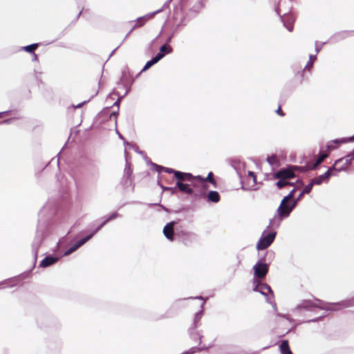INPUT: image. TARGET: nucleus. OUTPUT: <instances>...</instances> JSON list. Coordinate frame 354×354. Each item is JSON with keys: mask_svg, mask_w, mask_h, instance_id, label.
<instances>
[{"mask_svg": "<svg viewBox=\"0 0 354 354\" xmlns=\"http://www.w3.org/2000/svg\"><path fill=\"white\" fill-rule=\"evenodd\" d=\"M354 306V297L346 299L337 303H325L319 299L315 301L304 300L297 307L298 309L304 308L312 310L313 308H319L327 310H338Z\"/></svg>", "mask_w": 354, "mask_h": 354, "instance_id": "nucleus-1", "label": "nucleus"}, {"mask_svg": "<svg viewBox=\"0 0 354 354\" xmlns=\"http://www.w3.org/2000/svg\"><path fill=\"white\" fill-rule=\"evenodd\" d=\"M276 232H272L270 233L263 232L257 244V248L258 250H265L268 248L272 243L274 241Z\"/></svg>", "mask_w": 354, "mask_h": 354, "instance_id": "nucleus-2", "label": "nucleus"}, {"mask_svg": "<svg viewBox=\"0 0 354 354\" xmlns=\"http://www.w3.org/2000/svg\"><path fill=\"white\" fill-rule=\"evenodd\" d=\"M205 300L203 301V302L201 304V310L196 313L194 319V326L192 328L189 329V334L192 338H195L197 335L198 336L199 339V344H202L203 343V335L201 334H194L193 330H194L198 326H199L200 321L203 316V306L205 304Z\"/></svg>", "mask_w": 354, "mask_h": 354, "instance_id": "nucleus-3", "label": "nucleus"}, {"mask_svg": "<svg viewBox=\"0 0 354 354\" xmlns=\"http://www.w3.org/2000/svg\"><path fill=\"white\" fill-rule=\"evenodd\" d=\"M253 270L254 277L261 279L268 273V265L259 261L253 266Z\"/></svg>", "mask_w": 354, "mask_h": 354, "instance_id": "nucleus-4", "label": "nucleus"}, {"mask_svg": "<svg viewBox=\"0 0 354 354\" xmlns=\"http://www.w3.org/2000/svg\"><path fill=\"white\" fill-rule=\"evenodd\" d=\"M295 190V188L292 189V191H290V192L287 196H284L281 201L280 205L277 209V213L279 217H280L281 215L284 213L286 207H287V205H288L289 203L292 200Z\"/></svg>", "mask_w": 354, "mask_h": 354, "instance_id": "nucleus-5", "label": "nucleus"}, {"mask_svg": "<svg viewBox=\"0 0 354 354\" xmlns=\"http://www.w3.org/2000/svg\"><path fill=\"white\" fill-rule=\"evenodd\" d=\"M303 195V193L301 192L296 198H292V200L289 203L288 205H287V207H286L284 213L282 214L279 217L281 220L289 216L290 212L296 207L298 201L301 199Z\"/></svg>", "mask_w": 354, "mask_h": 354, "instance_id": "nucleus-6", "label": "nucleus"}, {"mask_svg": "<svg viewBox=\"0 0 354 354\" xmlns=\"http://www.w3.org/2000/svg\"><path fill=\"white\" fill-rule=\"evenodd\" d=\"M291 8V0H280L275 8V10L279 15L282 13H287Z\"/></svg>", "mask_w": 354, "mask_h": 354, "instance_id": "nucleus-7", "label": "nucleus"}, {"mask_svg": "<svg viewBox=\"0 0 354 354\" xmlns=\"http://www.w3.org/2000/svg\"><path fill=\"white\" fill-rule=\"evenodd\" d=\"M281 21L283 24V26L287 28L289 32H292L293 30V24L295 21V17L287 13H282V15H280Z\"/></svg>", "mask_w": 354, "mask_h": 354, "instance_id": "nucleus-8", "label": "nucleus"}, {"mask_svg": "<svg viewBox=\"0 0 354 354\" xmlns=\"http://www.w3.org/2000/svg\"><path fill=\"white\" fill-rule=\"evenodd\" d=\"M254 283H257V285L253 288L254 291L259 292L264 296H267L268 293H270L273 296V292L268 285L260 283L257 280H254Z\"/></svg>", "mask_w": 354, "mask_h": 354, "instance_id": "nucleus-9", "label": "nucleus"}, {"mask_svg": "<svg viewBox=\"0 0 354 354\" xmlns=\"http://www.w3.org/2000/svg\"><path fill=\"white\" fill-rule=\"evenodd\" d=\"M92 238V235H88L86 237L82 239L81 240L76 242L74 245H73L71 248H69L65 252L64 255L67 256L71 254V253L76 251L79 248L86 243L88 241H89Z\"/></svg>", "mask_w": 354, "mask_h": 354, "instance_id": "nucleus-10", "label": "nucleus"}, {"mask_svg": "<svg viewBox=\"0 0 354 354\" xmlns=\"http://www.w3.org/2000/svg\"><path fill=\"white\" fill-rule=\"evenodd\" d=\"M175 221L168 223L163 228L165 236L169 241H174Z\"/></svg>", "mask_w": 354, "mask_h": 354, "instance_id": "nucleus-11", "label": "nucleus"}, {"mask_svg": "<svg viewBox=\"0 0 354 354\" xmlns=\"http://www.w3.org/2000/svg\"><path fill=\"white\" fill-rule=\"evenodd\" d=\"M162 10V9H159L153 12L149 13L143 17H138L136 20L137 23H138V25H135L133 28L141 26L144 25L146 21H147L149 19H152L154 15L157 13L160 12Z\"/></svg>", "mask_w": 354, "mask_h": 354, "instance_id": "nucleus-12", "label": "nucleus"}, {"mask_svg": "<svg viewBox=\"0 0 354 354\" xmlns=\"http://www.w3.org/2000/svg\"><path fill=\"white\" fill-rule=\"evenodd\" d=\"M330 178V171H326L324 174L314 178L312 180L313 183L317 185H322L324 183H328Z\"/></svg>", "mask_w": 354, "mask_h": 354, "instance_id": "nucleus-13", "label": "nucleus"}, {"mask_svg": "<svg viewBox=\"0 0 354 354\" xmlns=\"http://www.w3.org/2000/svg\"><path fill=\"white\" fill-rule=\"evenodd\" d=\"M43 237L44 234L42 230H37L36 236L32 243V248L33 250H35V254H37V249L42 242Z\"/></svg>", "mask_w": 354, "mask_h": 354, "instance_id": "nucleus-14", "label": "nucleus"}, {"mask_svg": "<svg viewBox=\"0 0 354 354\" xmlns=\"http://www.w3.org/2000/svg\"><path fill=\"white\" fill-rule=\"evenodd\" d=\"M295 176L292 171L290 169H281L276 173V178H284L286 180L292 178Z\"/></svg>", "mask_w": 354, "mask_h": 354, "instance_id": "nucleus-15", "label": "nucleus"}, {"mask_svg": "<svg viewBox=\"0 0 354 354\" xmlns=\"http://www.w3.org/2000/svg\"><path fill=\"white\" fill-rule=\"evenodd\" d=\"M174 176L180 182V180L191 181L192 179L194 178V176H193L192 174H190V173H184V172H181V171H176L175 172Z\"/></svg>", "mask_w": 354, "mask_h": 354, "instance_id": "nucleus-16", "label": "nucleus"}, {"mask_svg": "<svg viewBox=\"0 0 354 354\" xmlns=\"http://www.w3.org/2000/svg\"><path fill=\"white\" fill-rule=\"evenodd\" d=\"M247 185L248 188H253L257 184L256 175L253 171H248V176L246 178Z\"/></svg>", "mask_w": 354, "mask_h": 354, "instance_id": "nucleus-17", "label": "nucleus"}, {"mask_svg": "<svg viewBox=\"0 0 354 354\" xmlns=\"http://www.w3.org/2000/svg\"><path fill=\"white\" fill-rule=\"evenodd\" d=\"M57 258L51 256L45 257L40 263V267L46 268L57 262Z\"/></svg>", "mask_w": 354, "mask_h": 354, "instance_id": "nucleus-18", "label": "nucleus"}, {"mask_svg": "<svg viewBox=\"0 0 354 354\" xmlns=\"http://www.w3.org/2000/svg\"><path fill=\"white\" fill-rule=\"evenodd\" d=\"M177 187L182 192L192 194L193 193V189L189 187L188 184L183 183L182 182L178 181L176 183Z\"/></svg>", "mask_w": 354, "mask_h": 354, "instance_id": "nucleus-19", "label": "nucleus"}, {"mask_svg": "<svg viewBox=\"0 0 354 354\" xmlns=\"http://www.w3.org/2000/svg\"><path fill=\"white\" fill-rule=\"evenodd\" d=\"M207 201L209 202L212 203H218L219 202L221 197L218 192L216 191H210L207 194Z\"/></svg>", "mask_w": 354, "mask_h": 354, "instance_id": "nucleus-20", "label": "nucleus"}, {"mask_svg": "<svg viewBox=\"0 0 354 354\" xmlns=\"http://www.w3.org/2000/svg\"><path fill=\"white\" fill-rule=\"evenodd\" d=\"M279 348L281 354H292V351L290 349L288 342L287 340H283L281 342Z\"/></svg>", "mask_w": 354, "mask_h": 354, "instance_id": "nucleus-21", "label": "nucleus"}, {"mask_svg": "<svg viewBox=\"0 0 354 354\" xmlns=\"http://www.w3.org/2000/svg\"><path fill=\"white\" fill-rule=\"evenodd\" d=\"M194 178L196 179H198L200 180V182L202 183V184H204L206 181H209L212 184H214L215 183V181L213 179V174L212 172H209L206 178H204L200 176H194Z\"/></svg>", "mask_w": 354, "mask_h": 354, "instance_id": "nucleus-22", "label": "nucleus"}, {"mask_svg": "<svg viewBox=\"0 0 354 354\" xmlns=\"http://www.w3.org/2000/svg\"><path fill=\"white\" fill-rule=\"evenodd\" d=\"M346 160L347 162H348L350 165L351 164V161L354 160V151L346 155V156L336 160V164H341L342 161Z\"/></svg>", "mask_w": 354, "mask_h": 354, "instance_id": "nucleus-23", "label": "nucleus"}, {"mask_svg": "<svg viewBox=\"0 0 354 354\" xmlns=\"http://www.w3.org/2000/svg\"><path fill=\"white\" fill-rule=\"evenodd\" d=\"M346 142L345 139H341V140L336 139V140H334L331 141L330 142H329L327 145L326 147H327L328 150H329V151L333 150L336 147L335 144L342 143V142Z\"/></svg>", "mask_w": 354, "mask_h": 354, "instance_id": "nucleus-24", "label": "nucleus"}, {"mask_svg": "<svg viewBox=\"0 0 354 354\" xmlns=\"http://www.w3.org/2000/svg\"><path fill=\"white\" fill-rule=\"evenodd\" d=\"M38 47L37 44H32L26 46H24L22 49L28 53H33Z\"/></svg>", "mask_w": 354, "mask_h": 354, "instance_id": "nucleus-25", "label": "nucleus"}, {"mask_svg": "<svg viewBox=\"0 0 354 354\" xmlns=\"http://www.w3.org/2000/svg\"><path fill=\"white\" fill-rule=\"evenodd\" d=\"M267 161L272 167L278 166V160L275 156H268Z\"/></svg>", "mask_w": 354, "mask_h": 354, "instance_id": "nucleus-26", "label": "nucleus"}, {"mask_svg": "<svg viewBox=\"0 0 354 354\" xmlns=\"http://www.w3.org/2000/svg\"><path fill=\"white\" fill-rule=\"evenodd\" d=\"M171 51H172V48L170 46L167 45V44H164L160 48V52L161 53H165V55L166 54L170 53Z\"/></svg>", "mask_w": 354, "mask_h": 354, "instance_id": "nucleus-27", "label": "nucleus"}, {"mask_svg": "<svg viewBox=\"0 0 354 354\" xmlns=\"http://www.w3.org/2000/svg\"><path fill=\"white\" fill-rule=\"evenodd\" d=\"M328 156L326 153L321 154L319 158L317 159L315 163L314 164L313 169H315L319 165H320L324 160Z\"/></svg>", "mask_w": 354, "mask_h": 354, "instance_id": "nucleus-28", "label": "nucleus"}, {"mask_svg": "<svg viewBox=\"0 0 354 354\" xmlns=\"http://www.w3.org/2000/svg\"><path fill=\"white\" fill-rule=\"evenodd\" d=\"M316 59H317L316 55H310L309 56V61L306 66V68H307L308 70H310L313 67V63L315 62Z\"/></svg>", "mask_w": 354, "mask_h": 354, "instance_id": "nucleus-29", "label": "nucleus"}, {"mask_svg": "<svg viewBox=\"0 0 354 354\" xmlns=\"http://www.w3.org/2000/svg\"><path fill=\"white\" fill-rule=\"evenodd\" d=\"M314 185H315V184L313 183V181L311 180L310 183L305 186V187H304V190L301 192V193H303V194H309L311 192L313 187Z\"/></svg>", "mask_w": 354, "mask_h": 354, "instance_id": "nucleus-30", "label": "nucleus"}, {"mask_svg": "<svg viewBox=\"0 0 354 354\" xmlns=\"http://www.w3.org/2000/svg\"><path fill=\"white\" fill-rule=\"evenodd\" d=\"M279 180L277 183V186L279 188V189H281L283 188V187L286 186L287 185H290L288 181L287 180L284 179V178H279Z\"/></svg>", "mask_w": 354, "mask_h": 354, "instance_id": "nucleus-31", "label": "nucleus"}, {"mask_svg": "<svg viewBox=\"0 0 354 354\" xmlns=\"http://www.w3.org/2000/svg\"><path fill=\"white\" fill-rule=\"evenodd\" d=\"M155 64H156V62L154 61V59L152 58L151 60L148 61L144 68H142V71H147V69H149L150 67H151L153 65H154Z\"/></svg>", "mask_w": 354, "mask_h": 354, "instance_id": "nucleus-32", "label": "nucleus"}, {"mask_svg": "<svg viewBox=\"0 0 354 354\" xmlns=\"http://www.w3.org/2000/svg\"><path fill=\"white\" fill-rule=\"evenodd\" d=\"M350 165L348 162L346 160L342 161V162L339 165V167H338V171H343L346 169V167Z\"/></svg>", "mask_w": 354, "mask_h": 354, "instance_id": "nucleus-33", "label": "nucleus"}, {"mask_svg": "<svg viewBox=\"0 0 354 354\" xmlns=\"http://www.w3.org/2000/svg\"><path fill=\"white\" fill-rule=\"evenodd\" d=\"M106 223H108V220L105 219L104 221L89 235H92L93 237Z\"/></svg>", "mask_w": 354, "mask_h": 354, "instance_id": "nucleus-34", "label": "nucleus"}, {"mask_svg": "<svg viewBox=\"0 0 354 354\" xmlns=\"http://www.w3.org/2000/svg\"><path fill=\"white\" fill-rule=\"evenodd\" d=\"M339 165L340 164H336V161L335 162L333 166H332L331 167H329L327 171H330V177L333 175L332 171L333 170H336L338 171V167H339Z\"/></svg>", "mask_w": 354, "mask_h": 354, "instance_id": "nucleus-35", "label": "nucleus"}, {"mask_svg": "<svg viewBox=\"0 0 354 354\" xmlns=\"http://www.w3.org/2000/svg\"><path fill=\"white\" fill-rule=\"evenodd\" d=\"M164 57H165V53H161L160 52H159L158 53H157V55L154 57H153V59L157 63L161 59H162Z\"/></svg>", "mask_w": 354, "mask_h": 354, "instance_id": "nucleus-36", "label": "nucleus"}, {"mask_svg": "<svg viewBox=\"0 0 354 354\" xmlns=\"http://www.w3.org/2000/svg\"><path fill=\"white\" fill-rule=\"evenodd\" d=\"M196 350L199 351V350H201V348H192L190 350H189L187 351H185V352H183L181 354H193V353L196 352Z\"/></svg>", "mask_w": 354, "mask_h": 354, "instance_id": "nucleus-37", "label": "nucleus"}, {"mask_svg": "<svg viewBox=\"0 0 354 354\" xmlns=\"http://www.w3.org/2000/svg\"><path fill=\"white\" fill-rule=\"evenodd\" d=\"M119 216V214L117 213V212H114L113 214H111L107 218L106 220H108V222L109 221H111L115 218H117L118 216Z\"/></svg>", "mask_w": 354, "mask_h": 354, "instance_id": "nucleus-38", "label": "nucleus"}, {"mask_svg": "<svg viewBox=\"0 0 354 354\" xmlns=\"http://www.w3.org/2000/svg\"><path fill=\"white\" fill-rule=\"evenodd\" d=\"M163 171L168 173V174H174L176 171L171 168L164 167Z\"/></svg>", "mask_w": 354, "mask_h": 354, "instance_id": "nucleus-39", "label": "nucleus"}, {"mask_svg": "<svg viewBox=\"0 0 354 354\" xmlns=\"http://www.w3.org/2000/svg\"><path fill=\"white\" fill-rule=\"evenodd\" d=\"M155 167H156V170L160 173L161 171H164V167L162 166H160V165H154Z\"/></svg>", "mask_w": 354, "mask_h": 354, "instance_id": "nucleus-40", "label": "nucleus"}, {"mask_svg": "<svg viewBox=\"0 0 354 354\" xmlns=\"http://www.w3.org/2000/svg\"><path fill=\"white\" fill-rule=\"evenodd\" d=\"M267 301L269 302L270 304H272V306H273L274 310H277L276 304H274V303L272 304V302L271 301H270V299L268 297L267 298Z\"/></svg>", "mask_w": 354, "mask_h": 354, "instance_id": "nucleus-41", "label": "nucleus"}, {"mask_svg": "<svg viewBox=\"0 0 354 354\" xmlns=\"http://www.w3.org/2000/svg\"><path fill=\"white\" fill-rule=\"evenodd\" d=\"M203 7V3L200 1V2L198 3V8H197V9H196L195 10H196V11H197L198 10L201 9Z\"/></svg>", "mask_w": 354, "mask_h": 354, "instance_id": "nucleus-42", "label": "nucleus"}, {"mask_svg": "<svg viewBox=\"0 0 354 354\" xmlns=\"http://www.w3.org/2000/svg\"><path fill=\"white\" fill-rule=\"evenodd\" d=\"M235 169H236V171H237V174H238L240 178H242V173L239 170H238V169L236 167H235Z\"/></svg>", "mask_w": 354, "mask_h": 354, "instance_id": "nucleus-43", "label": "nucleus"}, {"mask_svg": "<svg viewBox=\"0 0 354 354\" xmlns=\"http://www.w3.org/2000/svg\"><path fill=\"white\" fill-rule=\"evenodd\" d=\"M84 103H85V102H83V103L78 104L77 105L75 106V109L80 108V107H82V105H83V104H84Z\"/></svg>", "mask_w": 354, "mask_h": 354, "instance_id": "nucleus-44", "label": "nucleus"}, {"mask_svg": "<svg viewBox=\"0 0 354 354\" xmlns=\"http://www.w3.org/2000/svg\"><path fill=\"white\" fill-rule=\"evenodd\" d=\"M321 48L320 47H318L317 45L315 46V50H316V53H318L320 50Z\"/></svg>", "mask_w": 354, "mask_h": 354, "instance_id": "nucleus-45", "label": "nucleus"}, {"mask_svg": "<svg viewBox=\"0 0 354 354\" xmlns=\"http://www.w3.org/2000/svg\"><path fill=\"white\" fill-rule=\"evenodd\" d=\"M280 111H281V108L279 107L278 109L276 111V112L278 113V114H280L281 115H283V113H280Z\"/></svg>", "mask_w": 354, "mask_h": 354, "instance_id": "nucleus-46", "label": "nucleus"}, {"mask_svg": "<svg viewBox=\"0 0 354 354\" xmlns=\"http://www.w3.org/2000/svg\"><path fill=\"white\" fill-rule=\"evenodd\" d=\"M8 111L0 112V118L1 117L2 115L8 114Z\"/></svg>", "mask_w": 354, "mask_h": 354, "instance_id": "nucleus-47", "label": "nucleus"}, {"mask_svg": "<svg viewBox=\"0 0 354 354\" xmlns=\"http://www.w3.org/2000/svg\"><path fill=\"white\" fill-rule=\"evenodd\" d=\"M165 190H173L174 188L172 187H162Z\"/></svg>", "mask_w": 354, "mask_h": 354, "instance_id": "nucleus-48", "label": "nucleus"}, {"mask_svg": "<svg viewBox=\"0 0 354 354\" xmlns=\"http://www.w3.org/2000/svg\"><path fill=\"white\" fill-rule=\"evenodd\" d=\"M37 59V55L35 53H33V60Z\"/></svg>", "mask_w": 354, "mask_h": 354, "instance_id": "nucleus-49", "label": "nucleus"}, {"mask_svg": "<svg viewBox=\"0 0 354 354\" xmlns=\"http://www.w3.org/2000/svg\"><path fill=\"white\" fill-rule=\"evenodd\" d=\"M116 132L118 134L120 139H124L123 136L118 131H116Z\"/></svg>", "mask_w": 354, "mask_h": 354, "instance_id": "nucleus-50", "label": "nucleus"}, {"mask_svg": "<svg viewBox=\"0 0 354 354\" xmlns=\"http://www.w3.org/2000/svg\"><path fill=\"white\" fill-rule=\"evenodd\" d=\"M211 346H212V345H209V346H203L201 348V349H203V348H209V347H211Z\"/></svg>", "mask_w": 354, "mask_h": 354, "instance_id": "nucleus-51", "label": "nucleus"}, {"mask_svg": "<svg viewBox=\"0 0 354 354\" xmlns=\"http://www.w3.org/2000/svg\"><path fill=\"white\" fill-rule=\"evenodd\" d=\"M196 299H199L203 300V297H196Z\"/></svg>", "mask_w": 354, "mask_h": 354, "instance_id": "nucleus-52", "label": "nucleus"}, {"mask_svg": "<svg viewBox=\"0 0 354 354\" xmlns=\"http://www.w3.org/2000/svg\"><path fill=\"white\" fill-rule=\"evenodd\" d=\"M170 40H171V37H169L167 41V42H169V41H170Z\"/></svg>", "mask_w": 354, "mask_h": 354, "instance_id": "nucleus-53", "label": "nucleus"}, {"mask_svg": "<svg viewBox=\"0 0 354 354\" xmlns=\"http://www.w3.org/2000/svg\"><path fill=\"white\" fill-rule=\"evenodd\" d=\"M317 320V319H313L312 322H316Z\"/></svg>", "mask_w": 354, "mask_h": 354, "instance_id": "nucleus-54", "label": "nucleus"}]
</instances>
